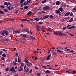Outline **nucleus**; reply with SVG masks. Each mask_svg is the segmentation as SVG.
Listing matches in <instances>:
<instances>
[{"instance_id": "nucleus-40", "label": "nucleus", "mask_w": 76, "mask_h": 76, "mask_svg": "<svg viewBox=\"0 0 76 76\" xmlns=\"http://www.w3.org/2000/svg\"><path fill=\"white\" fill-rule=\"evenodd\" d=\"M2 56H3V57H6V54L4 53L2 54Z\"/></svg>"}, {"instance_id": "nucleus-53", "label": "nucleus", "mask_w": 76, "mask_h": 76, "mask_svg": "<svg viewBox=\"0 0 76 76\" xmlns=\"http://www.w3.org/2000/svg\"><path fill=\"white\" fill-rule=\"evenodd\" d=\"M57 54V53L56 52H53V55H55V54Z\"/></svg>"}, {"instance_id": "nucleus-60", "label": "nucleus", "mask_w": 76, "mask_h": 76, "mask_svg": "<svg viewBox=\"0 0 76 76\" xmlns=\"http://www.w3.org/2000/svg\"><path fill=\"white\" fill-rule=\"evenodd\" d=\"M1 60H3L4 59V57H2L1 58Z\"/></svg>"}, {"instance_id": "nucleus-22", "label": "nucleus", "mask_w": 76, "mask_h": 76, "mask_svg": "<svg viewBox=\"0 0 76 76\" xmlns=\"http://www.w3.org/2000/svg\"><path fill=\"white\" fill-rule=\"evenodd\" d=\"M5 34V32H4V31H3V32L1 33V35H2V36H4Z\"/></svg>"}, {"instance_id": "nucleus-36", "label": "nucleus", "mask_w": 76, "mask_h": 76, "mask_svg": "<svg viewBox=\"0 0 76 76\" xmlns=\"http://www.w3.org/2000/svg\"><path fill=\"white\" fill-rule=\"evenodd\" d=\"M38 24H40V25H42V23H43V22H42L41 21L39 22L38 23Z\"/></svg>"}, {"instance_id": "nucleus-58", "label": "nucleus", "mask_w": 76, "mask_h": 76, "mask_svg": "<svg viewBox=\"0 0 76 76\" xmlns=\"http://www.w3.org/2000/svg\"><path fill=\"white\" fill-rule=\"evenodd\" d=\"M16 56H19V53H16Z\"/></svg>"}, {"instance_id": "nucleus-37", "label": "nucleus", "mask_w": 76, "mask_h": 76, "mask_svg": "<svg viewBox=\"0 0 76 76\" xmlns=\"http://www.w3.org/2000/svg\"><path fill=\"white\" fill-rule=\"evenodd\" d=\"M0 7L2 8V9H3V8L4 7V5H1Z\"/></svg>"}, {"instance_id": "nucleus-59", "label": "nucleus", "mask_w": 76, "mask_h": 76, "mask_svg": "<svg viewBox=\"0 0 76 76\" xmlns=\"http://www.w3.org/2000/svg\"><path fill=\"white\" fill-rule=\"evenodd\" d=\"M15 62H16L17 61V58H15Z\"/></svg>"}, {"instance_id": "nucleus-20", "label": "nucleus", "mask_w": 76, "mask_h": 76, "mask_svg": "<svg viewBox=\"0 0 76 76\" xmlns=\"http://www.w3.org/2000/svg\"><path fill=\"white\" fill-rule=\"evenodd\" d=\"M11 7L10 6H7V9H8V10H9V11L11 10Z\"/></svg>"}, {"instance_id": "nucleus-64", "label": "nucleus", "mask_w": 76, "mask_h": 76, "mask_svg": "<svg viewBox=\"0 0 76 76\" xmlns=\"http://www.w3.org/2000/svg\"><path fill=\"white\" fill-rule=\"evenodd\" d=\"M28 71H29V70H26V72L27 73H29V72H28Z\"/></svg>"}, {"instance_id": "nucleus-8", "label": "nucleus", "mask_w": 76, "mask_h": 76, "mask_svg": "<svg viewBox=\"0 0 76 76\" xmlns=\"http://www.w3.org/2000/svg\"><path fill=\"white\" fill-rule=\"evenodd\" d=\"M4 5H6V6H9V5L10 4V3L5 2L4 3Z\"/></svg>"}, {"instance_id": "nucleus-56", "label": "nucleus", "mask_w": 76, "mask_h": 76, "mask_svg": "<svg viewBox=\"0 0 76 76\" xmlns=\"http://www.w3.org/2000/svg\"><path fill=\"white\" fill-rule=\"evenodd\" d=\"M42 67L43 68V69H46V67H45V66H43Z\"/></svg>"}, {"instance_id": "nucleus-61", "label": "nucleus", "mask_w": 76, "mask_h": 76, "mask_svg": "<svg viewBox=\"0 0 76 76\" xmlns=\"http://www.w3.org/2000/svg\"><path fill=\"white\" fill-rule=\"evenodd\" d=\"M75 72H76V71H74L72 72V73H73V74H75Z\"/></svg>"}, {"instance_id": "nucleus-41", "label": "nucleus", "mask_w": 76, "mask_h": 76, "mask_svg": "<svg viewBox=\"0 0 76 76\" xmlns=\"http://www.w3.org/2000/svg\"><path fill=\"white\" fill-rule=\"evenodd\" d=\"M63 30H66V27H64L62 28Z\"/></svg>"}, {"instance_id": "nucleus-16", "label": "nucleus", "mask_w": 76, "mask_h": 76, "mask_svg": "<svg viewBox=\"0 0 76 76\" xmlns=\"http://www.w3.org/2000/svg\"><path fill=\"white\" fill-rule=\"evenodd\" d=\"M76 28V26L72 25L69 28H68V29H72V28Z\"/></svg>"}, {"instance_id": "nucleus-35", "label": "nucleus", "mask_w": 76, "mask_h": 76, "mask_svg": "<svg viewBox=\"0 0 76 76\" xmlns=\"http://www.w3.org/2000/svg\"><path fill=\"white\" fill-rule=\"evenodd\" d=\"M73 12H71L69 15V16H73Z\"/></svg>"}, {"instance_id": "nucleus-12", "label": "nucleus", "mask_w": 76, "mask_h": 76, "mask_svg": "<svg viewBox=\"0 0 76 76\" xmlns=\"http://www.w3.org/2000/svg\"><path fill=\"white\" fill-rule=\"evenodd\" d=\"M56 50L58 53H64V52H63V51H62L61 50L57 49Z\"/></svg>"}, {"instance_id": "nucleus-28", "label": "nucleus", "mask_w": 76, "mask_h": 76, "mask_svg": "<svg viewBox=\"0 0 76 76\" xmlns=\"http://www.w3.org/2000/svg\"><path fill=\"white\" fill-rule=\"evenodd\" d=\"M58 31H57V32H56V31H54L53 32V33L54 34V35H57V34H58Z\"/></svg>"}, {"instance_id": "nucleus-30", "label": "nucleus", "mask_w": 76, "mask_h": 76, "mask_svg": "<svg viewBox=\"0 0 76 76\" xmlns=\"http://www.w3.org/2000/svg\"><path fill=\"white\" fill-rule=\"evenodd\" d=\"M49 18H50L51 19H53L54 18V16L52 15H50L49 16Z\"/></svg>"}, {"instance_id": "nucleus-7", "label": "nucleus", "mask_w": 76, "mask_h": 76, "mask_svg": "<svg viewBox=\"0 0 76 76\" xmlns=\"http://www.w3.org/2000/svg\"><path fill=\"white\" fill-rule=\"evenodd\" d=\"M60 4H61V2L59 1H57L56 2V5L57 6H59V5Z\"/></svg>"}, {"instance_id": "nucleus-47", "label": "nucleus", "mask_w": 76, "mask_h": 76, "mask_svg": "<svg viewBox=\"0 0 76 76\" xmlns=\"http://www.w3.org/2000/svg\"><path fill=\"white\" fill-rule=\"evenodd\" d=\"M32 69H31L29 72L30 73H32Z\"/></svg>"}, {"instance_id": "nucleus-34", "label": "nucleus", "mask_w": 76, "mask_h": 76, "mask_svg": "<svg viewBox=\"0 0 76 76\" xmlns=\"http://www.w3.org/2000/svg\"><path fill=\"white\" fill-rule=\"evenodd\" d=\"M66 73H69V72H73V71H71V70H66Z\"/></svg>"}, {"instance_id": "nucleus-33", "label": "nucleus", "mask_w": 76, "mask_h": 76, "mask_svg": "<svg viewBox=\"0 0 76 76\" xmlns=\"http://www.w3.org/2000/svg\"><path fill=\"white\" fill-rule=\"evenodd\" d=\"M28 8V6H25L24 7V9H27Z\"/></svg>"}, {"instance_id": "nucleus-50", "label": "nucleus", "mask_w": 76, "mask_h": 76, "mask_svg": "<svg viewBox=\"0 0 76 76\" xmlns=\"http://www.w3.org/2000/svg\"><path fill=\"white\" fill-rule=\"evenodd\" d=\"M5 41H6V42H8L9 41V39H6L5 40Z\"/></svg>"}, {"instance_id": "nucleus-62", "label": "nucleus", "mask_w": 76, "mask_h": 76, "mask_svg": "<svg viewBox=\"0 0 76 76\" xmlns=\"http://www.w3.org/2000/svg\"><path fill=\"white\" fill-rule=\"evenodd\" d=\"M13 7H11V10H12V9H13Z\"/></svg>"}, {"instance_id": "nucleus-6", "label": "nucleus", "mask_w": 76, "mask_h": 76, "mask_svg": "<svg viewBox=\"0 0 76 76\" xmlns=\"http://www.w3.org/2000/svg\"><path fill=\"white\" fill-rule=\"evenodd\" d=\"M13 34L14 35H16L17 34V33L19 34V31L18 30H17L16 31H14L13 32Z\"/></svg>"}, {"instance_id": "nucleus-51", "label": "nucleus", "mask_w": 76, "mask_h": 76, "mask_svg": "<svg viewBox=\"0 0 76 76\" xmlns=\"http://www.w3.org/2000/svg\"><path fill=\"white\" fill-rule=\"evenodd\" d=\"M34 59L35 60H37L38 59V57H35L34 58Z\"/></svg>"}, {"instance_id": "nucleus-31", "label": "nucleus", "mask_w": 76, "mask_h": 76, "mask_svg": "<svg viewBox=\"0 0 76 76\" xmlns=\"http://www.w3.org/2000/svg\"><path fill=\"white\" fill-rule=\"evenodd\" d=\"M46 1H47V0H44L42 2V4L45 3L46 2Z\"/></svg>"}, {"instance_id": "nucleus-54", "label": "nucleus", "mask_w": 76, "mask_h": 76, "mask_svg": "<svg viewBox=\"0 0 76 76\" xmlns=\"http://www.w3.org/2000/svg\"><path fill=\"white\" fill-rule=\"evenodd\" d=\"M69 35H71V36H72V37H74V35H73L72 34H69Z\"/></svg>"}, {"instance_id": "nucleus-10", "label": "nucleus", "mask_w": 76, "mask_h": 76, "mask_svg": "<svg viewBox=\"0 0 76 76\" xmlns=\"http://www.w3.org/2000/svg\"><path fill=\"white\" fill-rule=\"evenodd\" d=\"M26 34H21V37H24V38H27V36H26Z\"/></svg>"}, {"instance_id": "nucleus-13", "label": "nucleus", "mask_w": 76, "mask_h": 76, "mask_svg": "<svg viewBox=\"0 0 76 76\" xmlns=\"http://www.w3.org/2000/svg\"><path fill=\"white\" fill-rule=\"evenodd\" d=\"M58 10H59V11H61V12H62L63 11V8L61 7L59 8L58 9Z\"/></svg>"}, {"instance_id": "nucleus-11", "label": "nucleus", "mask_w": 76, "mask_h": 76, "mask_svg": "<svg viewBox=\"0 0 76 76\" xmlns=\"http://www.w3.org/2000/svg\"><path fill=\"white\" fill-rule=\"evenodd\" d=\"M58 35H63V33H62L61 32L58 31Z\"/></svg>"}, {"instance_id": "nucleus-25", "label": "nucleus", "mask_w": 76, "mask_h": 76, "mask_svg": "<svg viewBox=\"0 0 76 76\" xmlns=\"http://www.w3.org/2000/svg\"><path fill=\"white\" fill-rule=\"evenodd\" d=\"M23 67L22 66H20V69H19V71H20L21 72H22L23 70V68H22Z\"/></svg>"}, {"instance_id": "nucleus-21", "label": "nucleus", "mask_w": 76, "mask_h": 76, "mask_svg": "<svg viewBox=\"0 0 76 76\" xmlns=\"http://www.w3.org/2000/svg\"><path fill=\"white\" fill-rule=\"evenodd\" d=\"M50 57H51V55H49L46 58V60H49L50 58Z\"/></svg>"}, {"instance_id": "nucleus-5", "label": "nucleus", "mask_w": 76, "mask_h": 76, "mask_svg": "<svg viewBox=\"0 0 76 76\" xmlns=\"http://www.w3.org/2000/svg\"><path fill=\"white\" fill-rule=\"evenodd\" d=\"M19 21H25V22H30V20H28L26 19H22L21 20H20Z\"/></svg>"}, {"instance_id": "nucleus-48", "label": "nucleus", "mask_w": 76, "mask_h": 76, "mask_svg": "<svg viewBox=\"0 0 76 76\" xmlns=\"http://www.w3.org/2000/svg\"><path fill=\"white\" fill-rule=\"evenodd\" d=\"M39 29V26H37V29Z\"/></svg>"}, {"instance_id": "nucleus-32", "label": "nucleus", "mask_w": 76, "mask_h": 76, "mask_svg": "<svg viewBox=\"0 0 76 76\" xmlns=\"http://www.w3.org/2000/svg\"><path fill=\"white\" fill-rule=\"evenodd\" d=\"M34 20H36L37 21H38V20H39V19L36 18L34 19Z\"/></svg>"}, {"instance_id": "nucleus-27", "label": "nucleus", "mask_w": 76, "mask_h": 76, "mask_svg": "<svg viewBox=\"0 0 76 76\" xmlns=\"http://www.w3.org/2000/svg\"><path fill=\"white\" fill-rule=\"evenodd\" d=\"M30 38H31V39H34V40L35 39V37H33L32 36H30Z\"/></svg>"}, {"instance_id": "nucleus-52", "label": "nucleus", "mask_w": 76, "mask_h": 76, "mask_svg": "<svg viewBox=\"0 0 76 76\" xmlns=\"http://www.w3.org/2000/svg\"><path fill=\"white\" fill-rule=\"evenodd\" d=\"M21 65L22 66H23V65H24V63H22L21 64Z\"/></svg>"}, {"instance_id": "nucleus-24", "label": "nucleus", "mask_w": 76, "mask_h": 76, "mask_svg": "<svg viewBox=\"0 0 76 76\" xmlns=\"http://www.w3.org/2000/svg\"><path fill=\"white\" fill-rule=\"evenodd\" d=\"M72 26L71 25H68L66 26V28L67 29H68V28H69Z\"/></svg>"}, {"instance_id": "nucleus-57", "label": "nucleus", "mask_w": 76, "mask_h": 76, "mask_svg": "<svg viewBox=\"0 0 76 76\" xmlns=\"http://www.w3.org/2000/svg\"><path fill=\"white\" fill-rule=\"evenodd\" d=\"M73 10H76V7H75L73 9Z\"/></svg>"}, {"instance_id": "nucleus-42", "label": "nucleus", "mask_w": 76, "mask_h": 76, "mask_svg": "<svg viewBox=\"0 0 76 76\" xmlns=\"http://www.w3.org/2000/svg\"><path fill=\"white\" fill-rule=\"evenodd\" d=\"M5 71V72H7V71H9V68H6Z\"/></svg>"}, {"instance_id": "nucleus-55", "label": "nucleus", "mask_w": 76, "mask_h": 76, "mask_svg": "<svg viewBox=\"0 0 76 76\" xmlns=\"http://www.w3.org/2000/svg\"><path fill=\"white\" fill-rule=\"evenodd\" d=\"M35 69L36 70H38V68L37 67V66H35Z\"/></svg>"}, {"instance_id": "nucleus-38", "label": "nucleus", "mask_w": 76, "mask_h": 76, "mask_svg": "<svg viewBox=\"0 0 76 76\" xmlns=\"http://www.w3.org/2000/svg\"><path fill=\"white\" fill-rule=\"evenodd\" d=\"M0 13H1V14H3V13H4V12L2 11H1L0 10Z\"/></svg>"}, {"instance_id": "nucleus-45", "label": "nucleus", "mask_w": 76, "mask_h": 76, "mask_svg": "<svg viewBox=\"0 0 76 76\" xmlns=\"http://www.w3.org/2000/svg\"><path fill=\"white\" fill-rule=\"evenodd\" d=\"M37 76H40L41 75V73H39L37 74Z\"/></svg>"}, {"instance_id": "nucleus-2", "label": "nucleus", "mask_w": 76, "mask_h": 76, "mask_svg": "<svg viewBox=\"0 0 76 76\" xmlns=\"http://www.w3.org/2000/svg\"><path fill=\"white\" fill-rule=\"evenodd\" d=\"M29 30L27 28H24L23 30L22 31V32L23 33H25V32H27L28 34H29Z\"/></svg>"}, {"instance_id": "nucleus-17", "label": "nucleus", "mask_w": 76, "mask_h": 76, "mask_svg": "<svg viewBox=\"0 0 76 76\" xmlns=\"http://www.w3.org/2000/svg\"><path fill=\"white\" fill-rule=\"evenodd\" d=\"M49 17V15H47L45 16L44 17V18L43 19V20H44V19H47V18H48Z\"/></svg>"}, {"instance_id": "nucleus-15", "label": "nucleus", "mask_w": 76, "mask_h": 76, "mask_svg": "<svg viewBox=\"0 0 76 76\" xmlns=\"http://www.w3.org/2000/svg\"><path fill=\"white\" fill-rule=\"evenodd\" d=\"M59 11L60 10H56V14H59V13H61V12H60V11Z\"/></svg>"}, {"instance_id": "nucleus-9", "label": "nucleus", "mask_w": 76, "mask_h": 76, "mask_svg": "<svg viewBox=\"0 0 76 76\" xmlns=\"http://www.w3.org/2000/svg\"><path fill=\"white\" fill-rule=\"evenodd\" d=\"M70 15V12H67L64 15L65 16H68Z\"/></svg>"}, {"instance_id": "nucleus-1", "label": "nucleus", "mask_w": 76, "mask_h": 76, "mask_svg": "<svg viewBox=\"0 0 76 76\" xmlns=\"http://www.w3.org/2000/svg\"><path fill=\"white\" fill-rule=\"evenodd\" d=\"M25 62L26 63L27 65V66L28 67L30 68L31 66H32V65H31V64H30V62H29V61L28 60H27V59H26L25 60Z\"/></svg>"}, {"instance_id": "nucleus-63", "label": "nucleus", "mask_w": 76, "mask_h": 76, "mask_svg": "<svg viewBox=\"0 0 76 76\" xmlns=\"http://www.w3.org/2000/svg\"><path fill=\"white\" fill-rule=\"evenodd\" d=\"M18 13V11H16L15 12V13L16 14H17V13Z\"/></svg>"}, {"instance_id": "nucleus-46", "label": "nucleus", "mask_w": 76, "mask_h": 76, "mask_svg": "<svg viewBox=\"0 0 76 76\" xmlns=\"http://www.w3.org/2000/svg\"><path fill=\"white\" fill-rule=\"evenodd\" d=\"M26 3H27V5H28V4L29 3V1L27 0L26 1Z\"/></svg>"}, {"instance_id": "nucleus-3", "label": "nucleus", "mask_w": 76, "mask_h": 76, "mask_svg": "<svg viewBox=\"0 0 76 76\" xmlns=\"http://www.w3.org/2000/svg\"><path fill=\"white\" fill-rule=\"evenodd\" d=\"M50 9V7L48 6H46L43 8L44 10H48Z\"/></svg>"}, {"instance_id": "nucleus-39", "label": "nucleus", "mask_w": 76, "mask_h": 76, "mask_svg": "<svg viewBox=\"0 0 76 76\" xmlns=\"http://www.w3.org/2000/svg\"><path fill=\"white\" fill-rule=\"evenodd\" d=\"M1 50H2V51H7V50H6L5 49H1Z\"/></svg>"}, {"instance_id": "nucleus-49", "label": "nucleus", "mask_w": 76, "mask_h": 76, "mask_svg": "<svg viewBox=\"0 0 76 76\" xmlns=\"http://www.w3.org/2000/svg\"><path fill=\"white\" fill-rule=\"evenodd\" d=\"M3 53V51H0V55H1V54H2Z\"/></svg>"}, {"instance_id": "nucleus-4", "label": "nucleus", "mask_w": 76, "mask_h": 76, "mask_svg": "<svg viewBox=\"0 0 76 76\" xmlns=\"http://www.w3.org/2000/svg\"><path fill=\"white\" fill-rule=\"evenodd\" d=\"M10 72H12L13 73H15L16 72V70L14 69L13 67H12L11 69H10Z\"/></svg>"}, {"instance_id": "nucleus-26", "label": "nucleus", "mask_w": 76, "mask_h": 76, "mask_svg": "<svg viewBox=\"0 0 76 76\" xmlns=\"http://www.w3.org/2000/svg\"><path fill=\"white\" fill-rule=\"evenodd\" d=\"M24 1H25V0H21L20 2V4H22Z\"/></svg>"}, {"instance_id": "nucleus-29", "label": "nucleus", "mask_w": 76, "mask_h": 76, "mask_svg": "<svg viewBox=\"0 0 76 76\" xmlns=\"http://www.w3.org/2000/svg\"><path fill=\"white\" fill-rule=\"evenodd\" d=\"M26 1H25L24 3L23 4V5L24 6H26V5H27V3H26Z\"/></svg>"}, {"instance_id": "nucleus-44", "label": "nucleus", "mask_w": 76, "mask_h": 76, "mask_svg": "<svg viewBox=\"0 0 76 76\" xmlns=\"http://www.w3.org/2000/svg\"><path fill=\"white\" fill-rule=\"evenodd\" d=\"M4 12H8V10H6V9H4Z\"/></svg>"}, {"instance_id": "nucleus-43", "label": "nucleus", "mask_w": 76, "mask_h": 76, "mask_svg": "<svg viewBox=\"0 0 76 76\" xmlns=\"http://www.w3.org/2000/svg\"><path fill=\"white\" fill-rule=\"evenodd\" d=\"M69 18V17L67 18V17L65 18H64V19H65V20H67Z\"/></svg>"}, {"instance_id": "nucleus-18", "label": "nucleus", "mask_w": 76, "mask_h": 76, "mask_svg": "<svg viewBox=\"0 0 76 76\" xmlns=\"http://www.w3.org/2000/svg\"><path fill=\"white\" fill-rule=\"evenodd\" d=\"M73 20V18H71L69 21L68 22H71Z\"/></svg>"}, {"instance_id": "nucleus-23", "label": "nucleus", "mask_w": 76, "mask_h": 76, "mask_svg": "<svg viewBox=\"0 0 76 76\" xmlns=\"http://www.w3.org/2000/svg\"><path fill=\"white\" fill-rule=\"evenodd\" d=\"M32 14V12L31 11H29L28 12V13H27V15H31V14Z\"/></svg>"}, {"instance_id": "nucleus-14", "label": "nucleus", "mask_w": 76, "mask_h": 76, "mask_svg": "<svg viewBox=\"0 0 76 76\" xmlns=\"http://www.w3.org/2000/svg\"><path fill=\"white\" fill-rule=\"evenodd\" d=\"M5 34L6 36H8L9 35V32L7 31H6L5 32Z\"/></svg>"}, {"instance_id": "nucleus-19", "label": "nucleus", "mask_w": 76, "mask_h": 76, "mask_svg": "<svg viewBox=\"0 0 76 76\" xmlns=\"http://www.w3.org/2000/svg\"><path fill=\"white\" fill-rule=\"evenodd\" d=\"M45 73L46 74L50 73H51V71L50 70H46L45 71Z\"/></svg>"}]
</instances>
